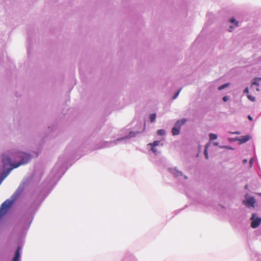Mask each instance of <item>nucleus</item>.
I'll return each mask as SVG.
<instances>
[{
	"instance_id": "obj_23",
	"label": "nucleus",
	"mask_w": 261,
	"mask_h": 261,
	"mask_svg": "<svg viewBox=\"0 0 261 261\" xmlns=\"http://www.w3.org/2000/svg\"><path fill=\"white\" fill-rule=\"evenodd\" d=\"M229 21L232 23H234L236 27L238 26V23L239 22L236 20V19L234 17H232L230 19Z\"/></svg>"
},
{
	"instance_id": "obj_29",
	"label": "nucleus",
	"mask_w": 261,
	"mask_h": 261,
	"mask_svg": "<svg viewBox=\"0 0 261 261\" xmlns=\"http://www.w3.org/2000/svg\"><path fill=\"white\" fill-rule=\"evenodd\" d=\"M249 88L248 87H246L243 91L244 94H248L249 93Z\"/></svg>"
},
{
	"instance_id": "obj_11",
	"label": "nucleus",
	"mask_w": 261,
	"mask_h": 261,
	"mask_svg": "<svg viewBox=\"0 0 261 261\" xmlns=\"http://www.w3.org/2000/svg\"><path fill=\"white\" fill-rule=\"evenodd\" d=\"M186 122L187 119L186 118L179 119L175 123L173 127H176V128H179V129H180L181 126L185 124Z\"/></svg>"
},
{
	"instance_id": "obj_6",
	"label": "nucleus",
	"mask_w": 261,
	"mask_h": 261,
	"mask_svg": "<svg viewBox=\"0 0 261 261\" xmlns=\"http://www.w3.org/2000/svg\"><path fill=\"white\" fill-rule=\"evenodd\" d=\"M22 239L21 238L18 239V245L17 246V249L15 251L14 256L12 259V261H20L21 257V250L22 249V245L21 243Z\"/></svg>"
},
{
	"instance_id": "obj_38",
	"label": "nucleus",
	"mask_w": 261,
	"mask_h": 261,
	"mask_svg": "<svg viewBox=\"0 0 261 261\" xmlns=\"http://www.w3.org/2000/svg\"><path fill=\"white\" fill-rule=\"evenodd\" d=\"M180 211V210H177V211H175V215H176L177 213H179Z\"/></svg>"
},
{
	"instance_id": "obj_24",
	"label": "nucleus",
	"mask_w": 261,
	"mask_h": 261,
	"mask_svg": "<svg viewBox=\"0 0 261 261\" xmlns=\"http://www.w3.org/2000/svg\"><path fill=\"white\" fill-rule=\"evenodd\" d=\"M7 213L5 211L0 207V220Z\"/></svg>"
},
{
	"instance_id": "obj_14",
	"label": "nucleus",
	"mask_w": 261,
	"mask_h": 261,
	"mask_svg": "<svg viewBox=\"0 0 261 261\" xmlns=\"http://www.w3.org/2000/svg\"><path fill=\"white\" fill-rule=\"evenodd\" d=\"M210 144V142L207 143V144H205V147H204V156H205V158L206 159H208V152H207V149L208 148Z\"/></svg>"
},
{
	"instance_id": "obj_12",
	"label": "nucleus",
	"mask_w": 261,
	"mask_h": 261,
	"mask_svg": "<svg viewBox=\"0 0 261 261\" xmlns=\"http://www.w3.org/2000/svg\"><path fill=\"white\" fill-rule=\"evenodd\" d=\"M251 138V136L249 135H247L245 136H242L240 139H239L240 143L243 144L247 142Z\"/></svg>"
},
{
	"instance_id": "obj_1",
	"label": "nucleus",
	"mask_w": 261,
	"mask_h": 261,
	"mask_svg": "<svg viewBox=\"0 0 261 261\" xmlns=\"http://www.w3.org/2000/svg\"><path fill=\"white\" fill-rule=\"evenodd\" d=\"M73 154V152L65 153L59 156L51 172L41 185L33 191L30 200L24 204L22 215L15 225V229L27 231L29 229L34 215L41 203L67 170L66 165Z\"/></svg>"
},
{
	"instance_id": "obj_22",
	"label": "nucleus",
	"mask_w": 261,
	"mask_h": 261,
	"mask_svg": "<svg viewBox=\"0 0 261 261\" xmlns=\"http://www.w3.org/2000/svg\"><path fill=\"white\" fill-rule=\"evenodd\" d=\"M165 134H166L165 130L163 129H159L157 131V134L158 135L164 136L165 135Z\"/></svg>"
},
{
	"instance_id": "obj_15",
	"label": "nucleus",
	"mask_w": 261,
	"mask_h": 261,
	"mask_svg": "<svg viewBox=\"0 0 261 261\" xmlns=\"http://www.w3.org/2000/svg\"><path fill=\"white\" fill-rule=\"evenodd\" d=\"M261 81V77H255L252 82V85L259 86V81Z\"/></svg>"
},
{
	"instance_id": "obj_13",
	"label": "nucleus",
	"mask_w": 261,
	"mask_h": 261,
	"mask_svg": "<svg viewBox=\"0 0 261 261\" xmlns=\"http://www.w3.org/2000/svg\"><path fill=\"white\" fill-rule=\"evenodd\" d=\"M148 145L152 147H156L157 146H161L163 145V144L161 143L160 140H156L153 141L152 143H150L148 144Z\"/></svg>"
},
{
	"instance_id": "obj_39",
	"label": "nucleus",
	"mask_w": 261,
	"mask_h": 261,
	"mask_svg": "<svg viewBox=\"0 0 261 261\" xmlns=\"http://www.w3.org/2000/svg\"><path fill=\"white\" fill-rule=\"evenodd\" d=\"M234 134H238V135H239V134H240V132H236L234 133Z\"/></svg>"
},
{
	"instance_id": "obj_9",
	"label": "nucleus",
	"mask_w": 261,
	"mask_h": 261,
	"mask_svg": "<svg viewBox=\"0 0 261 261\" xmlns=\"http://www.w3.org/2000/svg\"><path fill=\"white\" fill-rule=\"evenodd\" d=\"M168 171L172 174L175 177H178L182 176V172L178 171L176 167L174 168H169Z\"/></svg>"
},
{
	"instance_id": "obj_16",
	"label": "nucleus",
	"mask_w": 261,
	"mask_h": 261,
	"mask_svg": "<svg viewBox=\"0 0 261 261\" xmlns=\"http://www.w3.org/2000/svg\"><path fill=\"white\" fill-rule=\"evenodd\" d=\"M180 129L179 128H176V127H172V133L173 136H176L179 134Z\"/></svg>"
},
{
	"instance_id": "obj_4",
	"label": "nucleus",
	"mask_w": 261,
	"mask_h": 261,
	"mask_svg": "<svg viewBox=\"0 0 261 261\" xmlns=\"http://www.w3.org/2000/svg\"><path fill=\"white\" fill-rule=\"evenodd\" d=\"M14 155L16 158L20 159L19 161L14 162L13 166L14 168H17L20 165L27 164L31 160L32 158L31 154L21 151L15 152Z\"/></svg>"
},
{
	"instance_id": "obj_27",
	"label": "nucleus",
	"mask_w": 261,
	"mask_h": 261,
	"mask_svg": "<svg viewBox=\"0 0 261 261\" xmlns=\"http://www.w3.org/2000/svg\"><path fill=\"white\" fill-rule=\"evenodd\" d=\"M180 91H181V89H179V90H178V91H177V92H176L174 94V95H173V97H172V99H176V98L177 97V96H178V95H179V93H180Z\"/></svg>"
},
{
	"instance_id": "obj_19",
	"label": "nucleus",
	"mask_w": 261,
	"mask_h": 261,
	"mask_svg": "<svg viewBox=\"0 0 261 261\" xmlns=\"http://www.w3.org/2000/svg\"><path fill=\"white\" fill-rule=\"evenodd\" d=\"M122 261H136L134 256L130 254L128 256H126L124 259Z\"/></svg>"
},
{
	"instance_id": "obj_36",
	"label": "nucleus",
	"mask_w": 261,
	"mask_h": 261,
	"mask_svg": "<svg viewBox=\"0 0 261 261\" xmlns=\"http://www.w3.org/2000/svg\"><path fill=\"white\" fill-rule=\"evenodd\" d=\"M70 147V145H69L67 146V147L66 149V152H67L68 150V149H69Z\"/></svg>"
},
{
	"instance_id": "obj_34",
	"label": "nucleus",
	"mask_w": 261,
	"mask_h": 261,
	"mask_svg": "<svg viewBox=\"0 0 261 261\" xmlns=\"http://www.w3.org/2000/svg\"><path fill=\"white\" fill-rule=\"evenodd\" d=\"M247 162V160H246V159H244V160H243V163L244 164H245V163H246Z\"/></svg>"
},
{
	"instance_id": "obj_32",
	"label": "nucleus",
	"mask_w": 261,
	"mask_h": 261,
	"mask_svg": "<svg viewBox=\"0 0 261 261\" xmlns=\"http://www.w3.org/2000/svg\"><path fill=\"white\" fill-rule=\"evenodd\" d=\"M248 118L250 121L253 120V118L250 115L248 116Z\"/></svg>"
},
{
	"instance_id": "obj_5",
	"label": "nucleus",
	"mask_w": 261,
	"mask_h": 261,
	"mask_svg": "<svg viewBox=\"0 0 261 261\" xmlns=\"http://www.w3.org/2000/svg\"><path fill=\"white\" fill-rule=\"evenodd\" d=\"M2 162L4 169L12 168L14 169V162H12L10 156L5 154L2 155Z\"/></svg>"
},
{
	"instance_id": "obj_18",
	"label": "nucleus",
	"mask_w": 261,
	"mask_h": 261,
	"mask_svg": "<svg viewBox=\"0 0 261 261\" xmlns=\"http://www.w3.org/2000/svg\"><path fill=\"white\" fill-rule=\"evenodd\" d=\"M43 174V173L42 171H37L35 172V176H37V179L40 180Z\"/></svg>"
},
{
	"instance_id": "obj_33",
	"label": "nucleus",
	"mask_w": 261,
	"mask_h": 261,
	"mask_svg": "<svg viewBox=\"0 0 261 261\" xmlns=\"http://www.w3.org/2000/svg\"><path fill=\"white\" fill-rule=\"evenodd\" d=\"M213 144L215 146H218L219 145V143L218 142H215L213 143Z\"/></svg>"
},
{
	"instance_id": "obj_41",
	"label": "nucleus",
	"mask_w": 261,
	"mask_h": 261,
	"mask_svg": "<svg viewBox=\"0 0 261 261\" xmlns=\"http://www.w3.org/2000/svg\"><path fill=\"white\" fill-rule=\"evenodd\" d=\"M256 90H257V91H258V90H259V88H257L256 89Z\"/></svg>"
},
{
	"instance_id": "obj_28",
	"label": "nucleus",
	"mask_w": 261,
	"mask_h": 261,
	"mask_svg": "<svg viewBox=\"0 0 261 261\" xmlns=\"http://www.w3.org/2000/svg\"><path fill=\"white\" fill-rule=\"evenodd\" d=\"M247 98L251 101L254 102L255 101V97L254 96H251V95H248Z\"/></svg>"
},
{
	"instance_id": "obj_26",
	"label": "nucleus",
	"mask_w": 261,
	"mask_h": 261,
	"mask_svg": "<svg viewBox=\"0 0 261 261\" xmlns=\"http://www.w3.org/2000/svg\"><path fill=\"white\" fill-rule=\"evenodd\" d=\"M254 258H255V261H261V255L258 254H254Z\"/></svg>"
},
{
	"instance_id": "obj_10",
	"label": "nucleus",
	"mask_w": 261,
	"mask_h": 261,
	"mask_svg": "<svg viewBox=\"0 0 261 261\" xmlns=\"http://www.w3.org/2000/svg\"><path fill=\"white\" fill-rule=\"evenodd\" d=\"M255 203V200L254 197L252 196L247 198L245 202V204L246 206L250 207H254V204Z\"/></svg>"
},
{
	"instance_id": "obj_21",
	"label": "nucleus",
	"mask_w": 261,
	"mask_h": 261,
	"mask_svg": "<svg viewBox=\"0 0 261 261\" xmlns=\"http://www.w3.org/2000/svg\"><path fill=\"white\" fill-rule=\"evenodd\" d=\"M218 136L216 134H210L209 135V138H210V141H213L217 138Z\"/></svg>"
},
{
	"instance_id": "obj_31",
	"label": "nucleus",
	"mask_w": 261,
	"mask_h": 261,
	"mask_svg": "<svg viewBox=\"0 0 261 261\" xmlns=\"http://www.w3.org/2000/svg\"><path fill=\"white\" fill-rule=\"evenodd\" d=\"M250 166L251 167L253 164V159H251L249 161Z\"/></svg>"
},
{
	"instance_id": "obj_35",
	"label": "nucleus",
	"mask_w": 261,
	"mask_h": 261,
	"mask_svg": "<svg viewBox=\"0 0 261 261\" xmlns=\"http://www.w3.org/2000/svg\"><path fill=\"white\" fill-rule=\"evenodd\" d=\"M233 28V26L230 25V26L229 27V32H231V30Z\"/></svg>"
},
{
	"instance_id": "obj_37",
	"label": "nucleus",
	"mask_w": 261,
	"mask_h": 261,
	"mask_svg": "<svg viewBox=\"0 0 261 261\" xmlns=\"http://www.w3.org/2000/svg\"><path fill=\"white\" fill-rule=\"evenodd\" d=\"M245 189H246V190H248V185H246L245 186Z\"/></svg>"
},
{
	"instance_id": "obj_25",
	"label": "nucleus",
	"mask_w": 261,
	"mask_h": 261,
	"mask_svg": "<svg viewBox=\"0 0 261 261\" xmlns=\"http://www.w3.org/2000/svg\"><path fill=\"white\" fill-rule=\"evenodd\" d=\"M229 85V83L224 84L219 86L218 88V89L220 91L222 90L225 89V88L227 87Z\"/></svg>"
},
{
	"instance_id": "obj_40",
	"label": "nucleus",
	"mask_w": 261,
	"mask_h": 261,
	"mask_svg": "<svg viewBox=\"0 0 261 261\" xmlns=\"http://www.w3.org/2000/svg\"><path fill=\"white\" fill-rule=\"evenodd\" d=\"M184 178H185V179H187V178H188V177H187L186 175H185V176H184Z\"/></svg>"
},
{
	"instance_id": "obj_2",
	"label": "nucleus",
	"mask_w": 261,
	"mask_h": 261,
	"mask_svg": "<svg viewBox=\"0 0 261 261\" xmlns=\"http://www.w3.org/2000/svg\"><path fill=\"white\" fill-rule=\"evenodd\" d=\"M33 176H30L23 181L18 186L15 192L11 196L10 199L6 200L1 205L0 207L5 212H8L13 206L14 202L22 194L25 187L28 186L32 180Z\"/></svg>"
},
{
	"instance_id": "obj_30",
	"label": "nucleus",
	"mask_w": 261,
	"mask_h": 261,
	"mask_svg": "<svg viewBox=\"0 0 261 261\" xmlns=\"http://www.w3.org/2000/svg\"><path fill=\"white\" fill-rule=\"evenodd\" d=\"M228 97L227 96H224L222 98V100H223V101L224 102H226L228 100Z\"/></svg>"
},
{
	"instance_id": "obj_7",
	"label": "nucleus",
	"mask_w": 261,
	"mask_h": 261,
	"mask_svg": "<svg viewBox=\"0 0 261 261\" xmlns=\"http://www.w3.org/2000/svg\"><path fill=\"white\" fill-rule=\"evenodd\" d=\"M251 227L253 228H257L261 223V217H258L257 215L254 213L251 217Z\"/></svg>"
},
{
	"instance_id": "obj_17",
	"label": "nucleus",
	"mask_w": 261,
	"mask_h": 261,
	"mask_svg": "<svg viewBox=\"0 0 261 261\" xmlns=\"http://www.w3.org/2000/svg\"><path fill=\"white\" fill-rule=\"evenodd\" d=\"M150 147H151L150 150L152 151V152L153 153V154L155 155H158L161 153V151L157 150L156 147H152V146H150Z\"/></svg>"
},
{
	"instance_id": "obj_20",
	"label": "nucleus",
	"mask_w": 261,
	"mask_h": 261,
	"mask_svg": "<svg viewBox=\"0 0 261 261\" xmlns=\"http://www.w3.org/2000/svg\"><path fill=\"white\" fill-rule=\"evenodd\" d=\"M156 118V114L152 113L150 115L149 119L151 122H153L155 121Z\"/></svg>"
},
{
	"instance_id": "obj_3",
	"label": "nucleus",
	"mask_w": 261,
	"mask_h": 261,
	"mask_svg": "<svg viewBox=\"0 0 261 261\" xmlns=\"http://www.w3.org/2000/svg\"><path fill=\"white\" fill-rule=\"evenodd\" d=\"M136 127L137 129V130L130 131L126 136L118 138L116 140L113 141L105 142V145L102 146L101 147H100L99 148L110 147L114 145L117 144L118 143L120 142L121 141L124 140L136 137L137 134L143 132L145 130V122L143 123L141 121H139L137 123Z\"/></svg>"
},
{
	"instance_id": "obj_8",
	"label": "nucleus",
	"mask_w": 261,
	"mask_h": 261,
	"mask_svg": "<svg viewBox=\"0 0 261 261\" xmlns=\"http://www.w3.org/2000/svg\"><path fill=\"white\" fill-rule=\"evenodd\" d=\"M3 171L0 174V185L4 179L9 174L12 168L4 169Z\"/></svg>"
}]
</instances>
